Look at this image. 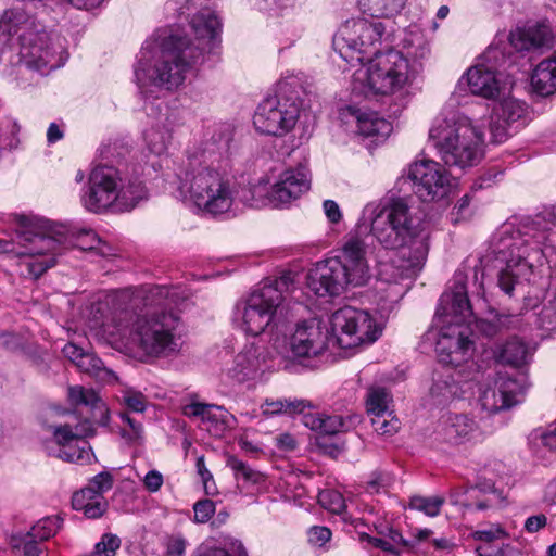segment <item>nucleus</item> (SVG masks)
<instances>
[{
  "label": "nucleus",
  "mask_w": 556,
  "mask_h": 556,
  "mask_svg": "<svg viewBox=\"0 0 556 556\" xmlns=\"http://www.w3.org/2000/svg\"><path fill=\"white\" fill-rule=\"evenodd\" d=\"M208 0H170L168 10L189 17L197 43L181 35L178 28L156 29L140 51L135 77L140 87L156 86L173 90L181 86L187 73L202 61L205 52H213L218 45L220 22L206 7Z\"/></svg>",
  "instance_id": "obj_1"
},
{
  "label": "nucleus",
  "mask_w": 556,
  "mask_h": 556,
  "mask_svg": "<svg viewBox=\"0 0 556 556\" xmlns=\"http://www.w3.org/2000/svg\"><path fill=\"white\" fill-rule=\"evenodd\" d=\"M362 220L370 225V233L382 248L399 251L394 260L379 265L381 281L397 283L419 274L428 255L430 233L404 199L367 203Z\"/></svg>",
  "instance_id": "obj_2"
},
{
  "label": "nucleus",
  "mask_w": 556,
  "mask_h": 556,
  "mask_svg": "<svg viewBox=\"0 0 556 556\" xmlns=\"http://www.w3.org/2000/svg\"><path fill=\"white\" fill-rule=\"evenodd\" d=\"M41 0H21L0 16V71L10 74L25 65L43 72L59 67L50 35L35 10Z\"/></svg>",
  "instance_id": "obj_3"
},
{
  "label": "nucleus",
  "mask_w": 556,
  "mask_h": 556,
  "mask_svg": "<svg viewBox=\"0 0 556 556\" xmlns=\"http://www.w3.org/2000/svg\"><path fill=\"white\" fill-rule=\"evenodd\" d=\"M430 42L417 26H410L403 39V51L389 49L367 60L365 68L353 75L352 92L365 98L388 96L412 86L421 75L430 56Z\"/></svg>",
  "instance_id": "obj_4"
},
{
  "label": "nucleus",
  "mask_w": 556,
  "mask_h": 556,
  "mask_svg": "<svg viewBox=\"0 0 556 556\" xmlns=\"http://www.w3.org/2000/svg\"><path fill=\"white\" fill-rule=\"evenodd\" d=\"M554 230L556 207H551L525 218L517 236L501 239L495 260L503 264L498 273V287L503 292L511 296L515 286L529 281L533 267L542 265L555 253L551 238Z\"/></svg>",
  "instance_id": "obj_5"
},
{
  "label": "nucleus",
  "mask_w": 556,
  "mask_h": 556,
  "mask_svg": "<svg viewBox=\"0 0 556 556\" xmlns=\"http://www.w3.org/2000/svg\"><path fill=\"white\" fill-rule=\"evenodd\" d=\"M471 319L466 278L462 273H456L452 285L441 295L434 316V323L440 327L435 342L440 363L457 367L472 358L475 343L470 338Z\"/></svg>",
  "instance_id": "obj_6"
},
{
  "label": "nucleus",
  "mask_w": 556,
  "mask_h": 556,
  "mask_svg": "<svg viewBox=\"0 0 556 556\" xmlns=\"http://www.w3.org/2000/svg\"><path fill=\"white\" fill-rule=\"evenodd\" d=\"M177 293L165 286L142 289L144 312L136 317L130 340L143 354L168 356L179 350L177 328L180 321L174 311Z\"/></svg>",
  "instance_id": "obj_7"
},
{
  "label": "nucleus",
  "mask_w": 556,
  "mask_h": 556,
  "mask_svg": "<svg viewBox=\"0 0 556 556\" xmlns=\"http://www.w3.org/2000/svg\"><path fill=\"white\" fill-rule=\"evenodd\" d=\"M429 139L439 157L450 167H473L484 155V134L467 116L437 117L429 130Z\"/></svg>",
  "instance_id": "obj_8"
},
{
  "label": "nucleus",
  "mask_w": 556,
  "mask_h": 556,
  "mask_svg": "<svg viewBox=\"0 0 556 556\" xmlns=\"http://www.w3.org/2000/svg\"><path fill=\"white\" fill-rule=\"evenodd\" d=\"M146 197V188L137 177L127 176L118 167L98 165L89 175L80 201L87 211L101 213L113 205L130 211Z\"/></svg>",
  "instance_id": "obj_9"
},
{
  "label": "nucleus",
  "mask_w": 556,
  "mask_h": 556,
  "mask_svg": "<svg viewBox=\"0 0 556 556\" xmlns=\"http://www.w3.org/2000/svg\"><path fill=\"white\" fill-rule=\"evenodd\" d=\"M180 194L189 199L203 212L211 215L226 213L233 202L232 181L217 169L190 157L177 174Z\"/></svg>",
  "instance_id": "obj_10"
},
{
  "label": "nucleus",
  "mask_w": 556,
  "mask_h": 556,
  "mask_svg": "<svg viewBox=\"0 0 556 556\" xmlns=\"http://www.w3.org/2000/svg\"><path fill=\"white\" fill-rule=\"evenodd\" d=\"M294 283L295 274L283 271L278 277L263 279L245 300V334L252 336V341L245 337V345L254 349L255 358L261 356L257 336L270 325L286 294L293 291Z\"/></svg>",
  "instance_id": "obj_11"
},
{
  "label": "nucleus",
  "mask_w": 556,
  "mask_h": 556,
  "mask_svg": "<svg viewBox=\"0 0 556 556\" xmlns=\"http://www.w3.org/2000/svg\"><path fill=\"white\" fill-rule=\"evenodd\" d=\"M302 108L299 84L280 80L275 94L265 97L256 106L253 127L261 135L283 137L295 127Z\"/></svg>",
  "instance_id": "obj_12"
},
{
  "label": "nucleus",
  "mask_w": 556,
  "mask_h": 556,
  "mask_svg": "<svg viewBox=\"0 0 556 556\" xmlns=\"http://www.w3.org/2000/svg\"><path fill=\"white\" fill-rule=\"evenodd\" d=\"M384 30L380 21L348 20L333 37V49L353 66L364 63L380 53L377 45L381 42Z\"/></svg>",
  "instance_id": "obj_13"
},
{
  "label": "nucleus",
  "mask_w": 556,
  "mask_h": 556,
  "mask_svg": "<svg viewBox=\"0 0 556 556\" xmlns=\"http://www.w3.org/2000/svg\"><path fill=\"white\" fill-rule=\"evenodd\" d=\"M553 40L551 28L545 24H538L527 28L510 31L507 41L497 40L483 52L479 63L500 74L501 70L509 68L516 63L517 52L536 51L549 47Z\"/></svg>",
  "instance_id": "obj_14"
},
{
  "label": "nucleus",
  "mask_w": 556,
  "mask_h": 556,
  "mask_svg": "<svg viewBox=\"0 0 556 556\" xmlns=\"http://www.w3.org/2000/svg\"><path fill=\"white\" fill-rule=\"evenodd\" d=\"M329 324L333 345L342 349L371 344L382 332L381 327L367 311L352 306H344L332 313Z\"/></svg>",
  "instance_id": "obj_15"
},
{
  "label": "nucleus",
  "mask_w": 556,
  "mask_h": 556,
  "mask_svg": "<svg viewBox=\"0 0 556 556\" xmlns=\"http://www.w3.org/2000/svg\"><path fill=\"white\" fill-rule=\"evenodd\" d=\"M53 434L54 446L47 445L49 455L62 460L85 465L94 457L89 443L84 440L94 433L93 425L89 420H84L75 427L66 424L60 426H50Z\"/></svg>",
  "instance_id": "obj_16"
},
{
  "label": "nucleus",
  "mask_w": 556,
  "mask_h": 556,
  "mask_svg": "<svg viewBox=\"0 0 556 556\" xmlns=\"http://www.w3.org/2000/svg\"><path fill=\"white\" fill-rule=\"evenodd\" d=\"M17 242L0 240V251L15 256L34 257L47 251H55L61 239L49 236L47 220L37 217L20 216L16 229Z\"/></svg>",
  "instance_id": "obj_17"
},
{
  "label": "nucleus",
  "mask_w": 556,
  "mask_h": 556,
  "mask_svg": "<svg viewBox=\"0 0 556 556\" xmlns=\"http://www.w3.org/2000/svg\"><path fill=\"white\" fill-rule=\"evenodd\" d=\"M413 191L422 202H437L448 197L453 180L444 166L432 160L413 163L408 169Z\"/></svg>",
  "instance_id": "obj_18"
},
{
  "label": "nucleus",
  "mask_w": 556,
  "mask_h": 556,
  "mask_svg": "<svg viewBox=\"0 0 556 556\" xmlns=\"http://www.w3.org/2000/svg\"><path fill=\"white\" fill-rule=\"evenodd\" d=\"M526 389V376L511 377L507 372H498L492 381L479 387L478 401L483 410L497 413L519 403Z\"/></svg>",
  "instance_id": "obj_19"
},
{
  "label": "nucleus",
  "mask_w": 556,
  "mask_h": 556,
  "mask_svg": "<svg viewBox=\"0 0 556 556\" xmlns=\"http://www.w3.org/2000/svg\"><path fill=\"white\" fill-rule=\"evenodd\" d=\"M330 344H333V334H329V329L318 318L298 323L290 338V350L298 358L319 356Z\"/></svg>",
  "instance_id": "obj_20"
},
{
  "label": "nucleus",
  "mask_w": 556,
  "mask_h": 556,
  "mask_svg": "<svg viewBox=\"0 0 556 556\" xmlns=\"http://www.w3.org/2000/svg\"><path fill=\"white\" fill-rule=\"evenodd\" d=\"M526 114V103L511 96H505L503 91L490 117L493 142L501 143L510 136L511 130L519 129L525 124Z\"/></svg>",
  "instance_id": "obj_21"
},
{
  "label": "nucleus",
  "mask_w": 556,
  "mask_h": 556,
  "mask_svg": "<svg viewBox=\"0 0 556 556\" xmlns=\"http://www.w3.org/2000/svg\"><path fill=\"white\" fill-rule=\"evenodd\" d=\"M351 278L341 263L331 257L317 263L308 273L307 287L317 296H337L352 286Z\"/></svg>",
  "instance_id": "obj_22"
},
{
  "label": "nucleus",
  "mask_w": 556,
  "mask_h": 556,
  "mask_svg": "<svg viewBox=\"0 0 556 556\" xmlns=\"http://www.w3.org/2000/svg\"><path fill=\"white\" fill-rule=\"evenodd\" d=\"M367 244L358 233H351L344 241L337 260L350 275L353 287L366 285L370 277V267L366 257Z\"/></svg>",
  "instance_id": "obj_23"
},
{
  "label": "nucleus",
  "mask_w": 556,
  "mask_h": 556,
  "mask_svg": "<svg viewBox=\"0 0 556 556\" xmlns=\"http://www.w3.org/2000/svg\"><path fill=\"white\" fill-rule=\"evenodd\" d=\"M311 187V173L307 165L300 163L281 172L271 187L270 200L282 205L299 199Z\"/></svg>",
  "instance_id": "obj_24"
},
{
  "label": "nucleus",
  "mask_w": 556,
  "mask_h": 556,
  "mask_svg": "<svg viewBox=\"0 0 556 556\" xmlns=\"http://www.w3.org/2000/svg\"><path fill=\"white\" fill-rule=\"evenodd\" d=\"M477 431L476 421L465 414H443L434 430L435 440L451 445L464 444L472 439Z\"/></svg>",
  "instance_id": "obj_25"
},
{
  "label": "nucleus",
  "mask_w": 556,
  "mask_h": 556,
  "mask_svg": "<svg viewBox=\"0 0 556 556\" xmlns=\"http://www.w3.org/2000/svg\"><path fill=\"white\" fill-rule=\"evenodd\" d=\"M341 117L346 124H355L356 132L363 137H376L379 140L387 138L392 131V124L377 112L355 105L342 109Z\"/></svg>",
  "instance_id": "obj_26"
},
{
  "label": "nucleus",
  "mask_w": 556,
  "mask_h": 556,
  "mask_svg": "<svg viewBox=\"0 0 556 556\" xmlns=\"http://www.w3.org/2000/svg\"><path fill=\"white\" fill-rule=\"evenodd\" d=\"M466 84L472 94L486 99H497L503 92L498 75L486 68L484 63L471 66L459 79L458 85Z\"/></svg>",
  "instance_id": "obj_27"
},
{
  "label": "nucleus",
  "mask_w": 556,
  "mask_h": 556,
  "mask_svg": "<svg viewBox=\"0 0 556 556\" xmlns=\"http://www.w3.org/2000/svg\"><path fill=\"white\" fill-rule=\"evenodd\" d=\"M47 232L49 236L54 237L56 239H61L60 245L56 247L53 253H61L67 249L70 245H76L83 251H96L98 254L104 256L109 254L110 248L102 242L101 238L91 229H81L76 236L66 235L65 229L63 227L54 228L47 220Z\"/></svg>",
  "instance_id": "obj_28"
},
{
  "label": "nucleus",
  "mask_w": 556,
  "mask_h": 556,
  "mask_svg": "<svg viewBox=\"0 0 556 556\" xmlns=\"http://www.w3.org/2000/svg\"><path fill=\"white\" fill-rule=\"evenodd\" d=\"M530 86L540 97L556 93V49L534 65L530 74Z\"/></svg>",
  "instance_id": "obj_29"
},
{
  "label": "nucleus",
  "mask_w": 556,
  "mask_h": 556,
  "mask_svg": "<svg viewBox=\"0 0 556 556\" xmlns=\"http://www.w3.org/2000/svg\"><path fill=\"white\" fill-rule=\"evenodd\" d=\"M182 414L189 418H199L208 432L218 433L224 429L223 410L219 406L192 402L184 406Z\"/></svg>",
  "instance_id": "obj_30"
},
{
  "label": "nucleus",
  "mask_w": 556,
  "mask_h": 556,
  "mask_svg": "<svg viewBox=\"0 0 556 556\" xmlns=\"http://www.w3.org/2000/svg\"><path fill=\"white\" fill-rule=\"evenodd\" d=\"M462 396V387L450 370L435 374L430 388V397L434 405H445Z\"/></svg>",
  "instance_id": "obj_31"
},
{
  "label": "nucleus",
  "mask_w": 556,
  "mask_h": 556,
  "mask_svg": "<svg viewBox=\"0 0 556 556\" xmlns=\"http://www.w3.org/2000/svg\"><path fill=\"white\" fill-rule=\"evenodd\" d=\"M531 357V350L518 337L508 339L505 343L500 344L495 351V358L503 364L513 367H520L528 364Z\"/></svg>",
  "instance_id": "obj_32"
},
{
  "label": "nucleus",
  "mask_w": 556,
  "mask_h": 556,
  "mask_svg": "<svg viewBox=\"0 0 556 556\" xmlns=\"http://www.w3.org/2000/svg\"><path fill=\"white\" fill-rule=\"evenodd\" d=\"M72 506L75 510H81L88 518H99L106 510L108 502L103 495L85 486L73 494Z\"/></svg>",
  "instance_id": "obj_33"
},
{
  "label": "nucleus",
  "mask_w": 556,
  "mask_h": 556,
  "mask_svg": "<svg viewBox=\"0 0 556 556\" xmlns=\"http://www.w3.org/2000/svg\"><path fill=\"white\" fill-rule=\"evenodd\" d=\"M77 368L106 383H112L117 380V376L114 371L104 367L103 362L90 352L84 354Z\"/></svg>",
  "instance_id": "obj_34"
},
{
  "label": "nucleus",
  "mask_w": 556,
  "mask_h": 556,
  "mask_svg": "<svg viewBox=\"0 0 556 556\" xmlns=\"http://www.w3.org/2000/svg\"><path fill=\"white\" fill-rule=\"evenodd\" d=\"M406 0H362L364 13L372 17H391L401 12Z\"/></svg>",
  "instance_id": "obj_35"
},
{
  "label": "nucleus",
  "mask_w": 556,
  "mask_h": 556,
  "mask_svg": "<svg viewBox=\"0 0 556 556\" xmlns=\"http://www.w3.org/2000/svg\"><path fill=\"white\" fill-rule=\"evenodd\" d=\"M472 491L482 492L485 497L478 500L476 503H464L463 505L467 510H486L501 504L504 500L492 481L478 482Z\"/></svg>",
  "instance_id": "obj_36"
},
{
  "label": "nucleus",
  "mask_w": 556,
  "mask_h": 556,
  "mask_svg": "<svg viewBox=\"0 0 556 556\" xmlns=\"http://www.w3.org/2000/svg\"><path fill=\"white\" fill-rule=\"evenodd\" d=\"M392 402V395L390 392L382 387L370 388L366 396V409L367 413L374 417L381 414L392 412L390 404Z\"/></svg>",
  "instance_id": "obj_37"
},
{
  "label": "nucleus",
  "mask_w": 556,
  "mask_h": 556,
  "mask_svg": "<svg viewBox=\"0 0 556 556\" xmlns=\"http://www.w3.org/2000/svg\"><path fill=\"white\" fill-rule=\"evenodd\" d=\"M63 519L59 516H49L35 523L26 534L38 541H46L55 535L62 527Z\"/></svg>",
  "instance_id": "obj_38"
},
{
  "label": "nucleus",
  "mask_w": 556,
  "mask_h": 556,
  "mask_svg": "<svg viewBox=\"0 0 556 556\" xmlns=\"http://www.w3.org/2000/svg\"><path fill=\"white\" fill-rule=\"evenodd\" d=\"M118 401L123 406L134 413H143L148 406L146 395L134 388L122 389L118 395Z\"/></svg>",
  "instance_id": "obj_39"
},
{
  "label": "nucleus",
  "mask_w": 556,
  "mask_h": 556,
  "mask_svg": "<svg viewBox=\"0 0 556 556\" xmlns=\"http://www.w3.org/2000/svg\"><path fill=\"white\" fill-rule=\"evenodd\" d=\"M118 415L123 421L122 437L130 443H140L143 439L142 424L136 418L130 417L127 412H121Z\"/></svg>",
  "instance_id": "obj_40"
},
{
  "label": "nucleus",
  "mask_w": 556,
  "mask_h": 556,
  "mask_svg": "<svg viewBox=\"0 0 556 556\" xmlns=\"http://www.w3.org/2000/svg\"><path fill=\"white\" fill-rule=\"evenodd\" d=\"M47 254H51V256H46L42 260H30L24 264L25 271H23L25 275L30 277L31 279H38L43 273L47 271V269L51 268L55 265V256L61 255V251L59 253L53 252H46L43 254H37L36 256H45Z\"/></svg>",
  "instance_id": "obj_41"
},
{
  "label": "nucleus",
  "mask_w": 556,
  "mask_h": 556,
  "mask_svg": "<svg viewBox=\"0 0 556 556\" xmlns=\"http://www.w3.org/2000/svg\"><path fill=\"white\" fill-rule=\"evenodd\" d=\"M443 503L444 498L441 496H414L409 506L412 509L421 511L429 517H435L440 514Z\"/></svg>",
  "instance_id": "obj_42"
},
{
  "label": "nucleus",
  "mask_w": 556,
  "mask_h": 556,
  "mask_svg": "<svg viewBox=\"0 0 556 556\" xmlns=\"http://www.w3.org/2000/svg\"><path fill=\"white\" fill-rule=\"evenodd\" d=\"M318 503L325 509L338 515L343 514L346 507L342 494L331 489L323 490L318 493Z\"/></svg>",
  "instance_id": "obj_43"
},
{
  "label": "nucleus",
  "mask_w": 556,
  "mask_h": 556,
  "mask_svg": "<svg viewBox=\"0 0 556 556\" xmlns=\"http://www.w3.org/2000/svg\"><path fill=\"white\" fill-rule=\"evenodd\" d=\"M374 430L381 435H391L399 431L400 420L393 415V412L371 417Z\"/></svg>",
  "instance_id": "obj_44"
},
{
  "label": "nucleus",
  "mask_w": 556,
  "mask_h": 556,
  "mask_svg": "<svg viewBox=\"0 0 556 556\" xmlns=\"http://www.w3.org/2000/svg\"><path fill=\"white\" fill-rule=\"evenodd\" d=\"M169 138L167 131L152 128L146 134L147 147L151 153L162 155L167 150Z\"/></svg>",
  "instance_id": "obj_45"
},
{
  "label": "nucleus",
  "mask_w": 556,
  "mask_h": 556,
  "mask_svg": "<svg viewBox=\"0 0 556 556\" xmlns=\"http://www.w3.org/2000/svg\"><path fill=\"white\" fill-rule=\"evenodd\" d=\"M215 503L208 498L200 500L194 503L193 511L194 518L193 521L197 523H205L215 513Z\"/></svg>",
  "instance_id": "obj_46"
},
{
  "label": "nucleus",
  "mask_w": 556,
  "mask_h": 556,
  "mask_svg": "<svg viewBox=\"0 0 556 556\" xmlns=\"http://www.w3.org/2000/svg\"><path fill=\"white\" fill-rule=\"evenodd\" d=\"M121 546V540L118 536L108 533L102 536V540L96 544L94 551L100 555L114 556L115 552Z\"/></svg>",
  "instance_id": "obj_47"
},
{
  "label": "nucleus",
  "mask_w": 556,
  "mask_h": 556,
  "mask_svg": "<svg viewBox=\"0 0 556 556\" xmlns=\"http://www.w3.org/2000/svg\"><path fill=\"white\" fill-rule=\"evenodd\" d=\"M113 476L109 471H102L90 479L87 488L94 491V493L103 495L113 486Z\"/></svg>",
  "instance_id": "obj_48"
},
{
  "label": "nucleus",
  "mask_w": 556,
  "mask_h": 556,
  "mask_svg": "<svg viewBox=\"0 0 556 556\" xmlns=\"http://www.w3.org/2000/svg\"><path fill=\"white\" fill-rule=\"evenodd\" d=\"M505 535V530L498 525H492L489 529L477 530L472 533L475 540L483 542H493Z\"/></svg>",
  "instance_id": "obj_49"
},
{
  "label": "nucleus",
  "mask_w": 556,
  "mask_h": 556,
  "mask_svg": "<svg viewBox=\"0 0 556 556\" xmlns=\"http://www.w3.org/2000/svg\"><path fill=\"white\" fill-rule=\"evenodd\" d=\"M331 539V531L327 527L314 526L308 530V542L315 546H324Z\"/></svg>",
  "instance_id": "obj_50"
},
{
  "label": "nucleus",
  "mask_w": 556,
  "mask_h": 556,
  "mask_svg": "<svg viewBox=\"0 0 556 556\" xmlns=\"http://www.w3.org/2000/svg\"><path fill=\"white\" fill-rule=\"evenodd\" d=\"M344 427L340 416H323L319 432L324 434H336Z\"/></svg>",
  "instance_id": "obj_51"
},
{
  "label": "nucleus",
  "mask_w": 556,
  "mask_h": 556,
  "mask_svg": "<svg viewBox=\"0 0 556 556\" xmlns=\"http://www.w3.org/2000/svg\"><path fill=\"white\" fill-rule=\"evenodd\" d=\"M142 481H143L144 488L149 492L155 493L163 485L164 479H163V475L160 471L153 469V470L148 471V473L144 476Z\"/></svg>",
  "instance_id": "obj_52"
},
{
  "label": "nucleus",
  "mask_w": 556,
  "mask_h": 556,
  "mask_svg": "<svg viewBox=\"0 0 556 556\" xmlns=\"http://www.w3.org/2000/svg\"><path fill=\"white\" fill-rule=\"evenodd\" d=\"M290 0H261L258 9L266 11L270 15H278L281 11L289 5Z\"/></svg>",
  "instance_id": "obj_53"
},
{
  "label": "nucleus",
  "mask_w": 556,
  "mask_h": 556,
  "mask_svg": "<svg viewBox=\"0 0 556 556\" xmlns=\"http://www.w3.org/2000/svg\"><path fill=\"white\" fill-rule=\"evenodd\" d=\"M245 491L250 486H255V491L258 492L262 485L265 483V477L263 473L257 472L245 466Z\"/></svg>",
  "instance_id": "obj_54"
},
{
  "label": "nucleus",
  "mask_w": 556,
  "mask_h": 556,
  "mask_svg": "<svg viewBox=\"0 0 556 556\" xmlns=\"http://www.w3.org/2000/svg\"><path fill=\"white\" fill-rule=\"evenodd\" d=\"M62 353L68 361L77 366L86 351L75 343L70 342L64 345Z\"/></svg>",
  "instance_id": "obj_55"
},
{
  "label": "nucleus",
  "mask_w": 556,
  "mask_h": 556,
  "mask_svg": "<svg viewBox=\"0 0 556 556\" xmlns=\"http://www.w3.org/2000/svg\"><path fill=\"white\" fill-rule=\"evenodd\" d=\"M534 438L539 439L543 446L556 452V426L546 431L535 433Z\"/></svg>",
  "instance_id": "obj_56"
},
{
  "label": "nucleus",
  "mask_w": 556,
  "mask_h": 556,
  "mask_svg": "<svg viewBox=\"0 0 556 556\" xmlns=\"http://www.w3.org/2000/svg\"><path fill=\"white\" fill-rule=\"evenodd\" d=\"M311 407L309 402L304 400H287L285 399V414L294 415V414H303L304 410Z\"/></svg>",
  "instance_id": "obj_57"
},
{
  "label": "nucleus",
  "mask_w": 556,
  "mask_h": 556,
  "mask_svg": "<svg viewBox=\"0 0 556 556\" xmlns=\"http://www.w3.org/2000/svg\"><path fill=\"white\" fill-rule=\"evenodd\" d=\"M186 544V540L181 536L170 538L167 542V555L184 556Z\"/></svg>",
  "instance_id": "obj_58"
},
{
  "label": "nucleus",
  "mask_w": 556,
  "mask_h": 556,
  "mask_svg": "<svg viewBox=\"0 0 556 556\" xmlns=\"http://www.w3.org/2000/svg\"><path fill=\"white\" fill-rule=\"evenodd\" d=\"M323 207L327 218L331 223L336 224L341 220L342 214L337 202H334L333 200H325Z\"/></svg>",
  "instance_id": "obj_59"
},
{
  "label": "nucleus",
  "mask_w": 556,
  "mask_h": 556,
  "mask_svg": "<svg viewBox=\"0 0 556 556\" xmlns=\"http://www.w3.org/2000/svg\"><path fill=\"white\" fill-rule=\"evenodd\" d=\"M547 523V518L545 515L540 514L535 516H531L527 518L525 522V529L530 532L534 533L538 532L540 529L544 528Z\"/></svg>",
  "instance_id": "obj_60"
},
{
  "label": "nucleus",
  "mask_w": 556,
  "mask_h": 556,
  "mask_svg": "<svg viewBox=\"0 0 556 556\" xmlns=\"http://www.w3.org/2000/svg\"><path fill=\"white\" fill-rule=\"evenodd\" d=\"M261 408L263 415L285 414V400L266 401Z\"/></svg>",
  "instance_id": "obj_61"
},
{
  "label": "nucleus",
  "mask_w": 556,
  "mask_h": 556,
  "mask_svg": "<svg viewBox=\"0 0 556 556\" xmlns=\"http://www.w3.org/2000/svg\"><path fill=\"white\" fill-rule=\"evenodd\" d=\"M475 320L476 327L486 337H494L498 332V327L492 321L484 319L477 320L473 316L471 323Z\"/></svg>",
  "instance_id": "obj_62"
},
{
  "label": "nucleus",
  "mask_w": 556,
  "mask_h": 556,
  "mask_svg": "<svg viewBox=\"0 0 556 556\" xmlns=\"http://www.w3.org/2000/svg\"><path fill=\"white\" fill-rule=\"evenodd\" d=\"M323 416L320 414L303 413L302 422L311 430L319 432Z\"/></svg>",
  "instance_id": "obj_63"
},
{
  "label": "nucleus",
  "mask_w": 556,
  "mask_h": 556,
  "mask_svg": "<svg viewBox=\"0 0 556 556\" xmlns=\"http://www.w3.org/2000/svg\"><path fill=\"white\" fill-rule=\"evenodd\" d=\"M276 440L278 447L283 451H293L296 447L295 439L289 433L279 434Z\"/></svg>",
  "instance_id": "obj_64"
}]
</instances>
